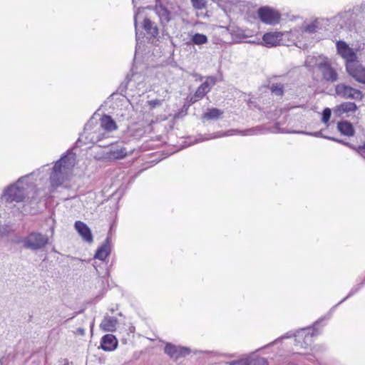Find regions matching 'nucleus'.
<instances>
[{
  "instance_id": "nucleus-1",
  "label": "nucleus",
  "mask_w": 365,
  "mask_h": 365,
  "mask_svg": "<svg viewBox=\"0 0 365 365\" xmlns=\"http://www.w3.org/2000/svg\"><path fill=\"white\" fill-rule=\"evenodd\" d=\"M40 169L19 178L14 183L6 186L1 198L6 202H21L26 199L36 202L41 200L40 190L36 187L35 176L40 175Z\"/></svg>"
},
{
  "instance_id": "nucleus-2",
  "label": "nucleus",
  "mask_w": 365,
  "mask_h": 365,
  "mask_svg": "<svg viewBox=\"0 0 365 365\" xmlns=\"http://www.w3.org/2000/svg\"><path fill=\"white\" fill-rule=\"evenodd\" d=\"M365 18V1L352 7L346 8L335 16L328 18L330 30L336 33L341 31H351L356 29L357 23Z\"/></svg>"
},
{
  "instance_id": "nucleus-3",
  "label": "nucleus",
  "mask_w": 365,
  "mask_h": 365,
  "mask_svg": "<svg viewBox=\"0 0 365 365\" xmlns=\"http://www.w3.org/2000/svg\"><path fill=\"white\" fill-rule=\"evenodd\" d=\"M76 154L68 150L53 166L50 173V183L53 189H56L67 180L68 175L75 165Z\"/></svg>"
},
{
  "instance_id": "nucleus-4",
  "label": "nucleus",
  "mask_w": 365,
  "mask_h": 365,
  "mask_svg": "<svg viewBox=\"0 0 365 365\" xmlns=\"http://www.w3.org/2000/svg\"><path fill=\"white\" fill-rule=\"evenodd\" d=\"M154 11L163 28L180 14V7L168 1L155 0Z\"/></svg>"
},
{
  "instance_id": "nucleus-5",
  "label": "nucleus",
  "mask_w": 365,
  "mask_h": 365,
  "mask_svg": "<svg viewBox=\"0 0 365 365\" xmlns=\"http://www.w3.org/2000/svg\"><path fill=\"white\" fill-rule=\"evenodd\" d=\"M324 317L317 320L312 327L299 329L295 331L294 345L297 347L307 349L312 342V338L320 334L319 326Z\"/></svg>"
},
{
  "instance_id": "nucleus-6",
  "label": "nucleus",
  "mask_w": 365,
  "mask_h": 365,
  "mask_svg": "<svg viewBox=\"0 0 365 365\" xmlns=\"http://www.w3.org/2000/svg\"><path fill=\"white\" fill-rule=\"evenodd\" d=\"M259 127H254L243 130L238 129H230L227 131H218L213 133H206L205 135L199 134L197 138L195 140V143H200L205 140L219 138L225 136H230L233 135H254L258 134L261 131Z\"/></svg>"
},
{
  "instance_id": "nucleus-7",
  "label": "nucleus",
  "mask_w": 365,
  "mask_h": 365,
  "mask_svg": "<svg viewBox=\"0 0 365 365\" xmlns=\"http://www.w3.org/2000/svg\"><path fill=\"white\" fill-rule=\"evenodd\" d=\"M49 242L46 235L38 232H31L22 240L24 247L31 250H38L45 247Z\"/></svg>"
},
{
  "instance_id": "nucleus-8",
  "label": "nucleus",
  "mask_w": 365,
  "mask_h": 365,
  "mask_svg": "<svg viewBox=\"0 0 365 365\" xmlns=\"http://www.w3.org/2000/svg\"><path fill=\"white\" fill-rule=\"evenodd\" d=\"M101 128L98 131H94L93 133H88L90 137H86L92 143H97L104 138V133L101 130L107 132H112L117 129V125L115 120L111 116L104 114L100 119Z\"/></svg>"
},
{
  "instance_id": "nucleus-9",
  "label": "nucleus",
  "mask_w": 365,
  "mask_h": 365,
  "mask_svg": "<svg viewBox=\"0 0 365 365\" xmlns=\"http://www.w3.org/2000/svg\"><path fill=\"white\" fill-rule=\"evenodd\" d=\"M335 93L344 99L361 101L364 98L362 92L345 83H339L335 86Z\"/></svg>"
},
{
  "instance_id": "nucleus-10",
  "label": "nucleus",
  "mask_w": 365,
  "mask_h": 365,
  "mask_svg": "<svg viewBox=\"0 0 365 365\" xmlns=\"http://www.w3.org/2000/svg\"><path fill=\"white\" fill-rule=\"evenodd\" d=\"M257 15L262 23L268 25H276L279 24L281 19L280 13L269 6L259 8Z\"/></svg>"
},
{
  "instance_id": "nucleus-11",
  "label": "nucleus",
  "mask_w": 365,
  "mask_h": 365,
  "mask_svg": "<svg viewBox=\"0 0 365 365\" xmlns=\"http://www.w3.org/2000/svg\"><path fill=\"white\" fill-rule=\"evenodd\" d=\"M337 53L345 60L346 66L351 65L356 62V52L345 41L339 40L336 43Z\"/></svg>"
},
{
  "instance_id": "nucleus-12",
  "label": "nucleus",
  "mask_w": 365,
  "mask_h": 365,
  "mask_svg": "<svg viewBox=\"0 0 365 365\" xmlns=\"http://www.w3.org/2000/svg\"><path fill=\"white\" fill-rule=\"evenodd\" d=\"M302 31L309 34H314L319 31L330 30L328 18H315L310 23L302 25Z\"/></svg>"
},
{
  "instance_id": "nucleus-13",
  "label": "nucleus",
  "mask_w": 365,
  "mask_h": 365,
  "mask_svg": "<svg viewBox=\"0 0 365 365\" xmlns=\"http://www.w3.org/2000/svg\"><path fill=\"white\" fill-rule=\"evenodd\" d=\"M318 69L322 73V78L329 83L336 82L339 78V75L335 68H334L330 62L326 58L317 65Z\"/></svg>"
},
{
  "instance_id": "nucleus-14",
  "label": "nucleus",
  "mask_w": 365,
  "mask_h": 365,
  "mask_svg": "<svg viewBox=\"0 0 365 365\" xmlns=\"http://www.w3.org/2000/svg\"><path fill=\"white\" fill-rule=\"evenodd\" d=\"M164 352L171 359L178 360L190 354V349L186 346H176L171 343H166Z\"/></svg>"
},
{
  "instance_id": "nucleus-15",
  "label": "nucleus",
  "mask_w": 365,
  "mask_h": 365,
  "mask_svg": "<svg viewBox=\"0 0 365 365\" xmlns=\"http://www.w3.org/2000/svg\"><path fill=\"white\" fill-rule=\"evenodd\" d=\"M110 149L106 154L108 158L120 160L128 155V150L125 147L123 142L110 143Z\"/></svg>"
},
{
  "instance_id": "nucleus-16",
  "label": "nucleus",
  "mask_w": 365,
  "mask_h": 365,
  "mask_svg": "<svg viewBox=\"0 0 365 365\" xmlns=\"http://www.w3.org/2000/svg\"><path fill=\"white\" fill-rule=\"evenodd\" d=\"M111 253V240L107 236L103 242L99 246L94 255V259L105 262Z\"/></svg>"
},
{
  "instance_id": "nucleus-17",
  "label": "nucleus",
  "mask_w": 365,
  "mask_h": 365,
  "mask_svg": "<svg viewBox=\"0 0 365 365\" xmlns=\"http://www.w3.org/2000/svg\"><path fill=\"white\" fill-rule=\"evenodd\" d=\"M74 227L83 241L91 244L93 237L90 227L83 222L77 220L74 223Z\"/></svg>"
},
{
  "instance_id": "nucleus-18",
  "label": "nucleus",
  "mask_w": 365,
  "mask_h": 365,
  "mask_svg": "<svg viewBox=\"0 0 365 365\" xmlns=\"http://www.w3.org/2000/svg\"><path fill=\"white\" fill-rule=\"evenodd\" d=\"M283 34L281 32H267L262 36V45L271 48L280 44Z\"/></svg>"
},
{
  "instance_id": "nucleus-19",
  "label": "nucleus",
  "mask_w": 365,
  "mask_h": 365,
  "mask_svg": "<svg viewBox=\"0 0 365 365\" xmlns=\"http://www.w3.org/2000/svg\"><path fill=\"white\" fill-rule=\"evenodd\" d=\"M118 341L112 334H106L102 336L100 342V348L105 351H112L117 349Z\"/></svg>"
},
{
  "instance_id": "nucleus-20",
  "label": "nucleus",
  "mask_w": 365,
  "mask_h": 365,
  "mask_svg": "<svg viewBox=\"0 0 365 365\" xmlns=\"http://www.w3.org/2000/svg\"><path fill=\"white\" fill-rule=\"evenodd\" d=\"M346 70L347 73L353 77L356 81L361 83H365V68L356 63L351 65H346Z\"/></svg>"
},
{
  "instance_id": "nucleus-21",
  "label": "nucleus",
  "mask_w": 365,
  "mask_h": 365,
  "mask_svg": "<svg viewBox=\"0 0 365 365\" xmlns=\"http://www.w3.org/2000/svg\"><path fill=\"white\" fill-rule=\"evenodd\" d=\"M216 82V77H207L206 81L200 85L197 88L196 91L195 92V96L199 97L200 99H202L210 91L212 87L215 85Z\"/></svg>"
},
{
  "instance_id": "nucleus-22",
  "label": "nucleus",
  "mask_w": 365,
  "mask_h": 365,
  "mask_svg": "<svg viewBox=\"0 0 365 365\" xmlns=\"http://www.w3.org/2000/svg\"><path fill=\"white\" fill-rule=\"evenodd\" d=\"M118 323V321L116 317L106 315L100 324V328L103 331L113 332L116 330Z\"/></svg>"
},
{
  "instance_id": "nucleus-23",
  "label": "nucleus",
  "mask_w": 365,
  "mask_h": 365,
  "mask_svg": "<svg viewBox=\"0 0 365 365\" xmlns=\"http://www.w3.org/2000/svg\"><path fill=\"white\" fill-rule=\"evenodd\" d=\"M337 130L343 135L351 137L355 133V129L351 123L348 120H341L337 123Z\"/></svg>"
},
{
  "instance_id": "nucleus-24",
  "label": "nucleus",
  "mask_w": 365,
  "mask_h": 365,
  "mask_svg": "<svg viewBox=\"0 0 365 365\" xmlns=\"http://www.w3.org/2000/svg\"><path fill=\"white\" fill-rule=\"evenodd\" d=\"M358 109L356 104L354 102H344L338 105L334 112L338 115H341L344 113H354Z\"/></svg>"
},
{
  "instance_id": "nucleus-25",
  "label": "nucleus",
  "mask_w": 365,
  "mask_h": 365,
  "mask_svg": "<svg viewBox=\"0 0 365 365\" xmlns=\"http://www.w3.org/2000/svg\"><path fill=\"white\" fill-rule=\"evenodd\" d=\"M364 285H365V277L363 278V279L361 281V282L354 285L352 287V288L350 289L348 294L344 299H342L339 302H338L336 304L333 306L330 311L333 312L339 305L342 304L344 302H345L346 299H348L351 297L356 294L358 292H359L362 289Z\"/></svg>"
},
{
  "instance_id": "nucleus-26",
  "label": "nucleus",
  "mask_w": 365,
  "mask_h": 365,
  "mask_svg": "<svg viewBox=\"0 0 365 365\" xmlns=\"http://www.w3.org/2000/svg\"><path fill=\"white\" fill-rule=\"evenodd\" d=\"M143 27L146 33L150 35L152 37H157L158 35V26L149 19L145 18L143 21Z\"/></svg>"
},
{
  "instance_id": "nucleus-27",
  "label": "nucleus",
  "mask_w": 365,
  "mask_h": 365,
  "mask_svg": "<svg viewBox=\"0 0 365 365\" xmlns=\"http://www.w3.org/2000/svg\"><path fill=\"white\" fill-rule=\"evenodd\" d=\"M208 42V38L205 34L200 33H195L191 36L190 41L187 43V45H196L202 46Z\"/></svg>"
},
{
  "instance_id": "nucleus-28",
  "label": "nucleus",
  "mask_w": 365,
  "mask_h": 365,
  "mask_svg": "<svg viewBox=\"0 0 365 365\" xmlns=\"http://www.w3.org/2000/svg\"><path fill=\"white\" fill-rule=\"evenodd\" d=\"M133 76V72L130 71V73H128L123 82L120 83V85L118 86L117 89V93L120 94L122 96H124L127 98L126 92L128 89V85L130 82L132 77Z\"/></svg>"
},
{
  "instance_id": "nucleus-29",
  "label": "nucleus",
  "mask_w": 365,
  "mask_h": 365,
  "mask_svg": "<svg viewBox=\"0 0 365 365\" xmlns=\"http://www.w3.org/2000/svg\"><path fill=\"white\" fill-rule=\"evenodd\" d=\"M222 111L218 108H210L208 109L207 112H205L202 118L206 120H217L222 115Z\"/></svg>"
},
{
  "instance_id": "nucleus-30",
  "label": "nucleus",
  "mask_w": 365,
  "mask_h": 365,
  "mask_svg": "<svg viewBox=\"0 0 365 365\" xmlns=\"http://www.w3.org/2000/svg\"><path fill=\"white\" fill-rule=\"evenodd\" d=\"M269 88L272 94L277 96H282L284 93V87L282 83H272Z\"/></svg>"
},
{
  "instance_id": "nucleus-31",
  "label": "nucleus",
  "mask_w": 365,
  "mask_h": 365,
  "mask_svg": "<svg viewBox=\"0 0 365 365\" xmlns=\"http://www.w3.org/2000/svg\"><path fill=\"white\" fill-rule=\"evenodd\" d=\"M247 365H268V361L264 357H247Z\"/></svg>"
},
{
  "instance_id": "nucleus-32",
  "label": "nucleus",
  "mask_w": 365,
  "mask_h": 365,
  "mask_svg": "<svg viewBox=\"0 0 365 365\" xmlns=\"http://www.w3.org/2000/svg\"><path fill=\"white\" fill-rule=\"evenodd\" d=\"M294 335H295V331H289L286 334H284V335H282L280 337L277 338L274 341L268 344L267 345H266L263 348H266V347L270 346L277 343L278 341H281L282 340H283L284 339H289V338H292V337H294Z\"/></svg>"
},
{
  "instance_id": "nucleus-33",
  "label": "nucleus",
  "mask_w": 365,
  "mask_h": 365,
  "mask_svg": "<svg viewBox=\"0 0 365 365\" xmlns=\"http://www.w3.org/2000/svg\"><path fill=\"white\" fill-rule=\"evenodd\" d=\"M331 115V110L329 108H325L322 113V122L327 124Z\"/></svg>"
},
{
  "instance_id": "nucleus-34",
  "label": "nucleus",
  "mask_w": 365,
  "mask_h": 365,
  "mask_svg": "<svg viewBox=\"0 0 365 365\" xmlns=\"http://www.w3.org/2000/svg\"><path fill=\"white\" fill-rule=\"evenodd\" d=\"M192 6L196 9H202L205 7L206 0H191Z\"/></svg>"
},
{
  "instance_id": "nucleus-35",
  "label": "nucleus",
  "mask_w": 365,
  "mask_h": 365,
  "mask_svg": "<svg viewBox=\"0 0 365 365\" xmlns=\"http://www.w3.org/2000/svg\"><path fill=\"white\" fill-rule=\"evenodd\" d=\"M353 150L365 159V141L361 145H355V148Z\"/></svg>"
},
{
  "instance_id": "nucleus-36",
  "label": "nucleus",
  "mask_w": 365,
  "mask_h": 365,
  "mask_svg": "<svg viewBox=\"0 0 365 365\" xmlns=\"http://www.w3.org/2000/svg\"><path fill=\"white\" fill-rule=\"evenodd\" d=\"M200 100L201 99L199 97L196 96L195 93L187 96L185 99L186 103L188 104V106L194 104L195 103L197 102Z\"/></svg>"
},
{
  "instance_id": "nucleus-37",
  "label": "nucleus",
  "mask_w": 365,
  "mask_h": 365,
  "mask_svg": "<svg viewBox=\"0 0 365 365\" xmlns=\"http://www.w3.org/2000/svg\"><path fill=\"white\" fill-rule=\"evenodd\" d=\"M298 133L305 134L310 136H314L317 138H325V137H328L327 135H324L322 134V131H317V132H305V131H300L297 132Z\"/></svg>"
},
{
  "instance_id": "nucleus-38",
  "label": "nucleus",
  "mask_w": 365,
  "mask_h": 365,
  "mask_svg": "<svg viewBox=\"0 0 365 365\" xmlns=\"http://www.w3.org/2000/svg\"><path fill=\"white\" fill-rule=\"evenodd\" d=\"M142 9H143L141 7H138L135 10V13H134V24H135V37H136L137 41H138V34L137 31V17L139 15L140 11Z\"/></svg>"
},
{
  "instance_id": "nucleus-39",
  "label": "nucleus",
  "mask_w": 365,
  "mask_h": 365,
  "mask_svg": "<svg viewBox=\"0 0 365 365\" xmlns=\"http://www.w3.org/2000/svg\"><path fill=\"white\" fill-rule=\"evenodd\" d=\"M228 365H247V359L242 358L238 360L232 361L228 363Z\"/></svg>"
},
{
  "instance_id": "nucleus-40",
  "label": "nucleus",
  "mask_w": 365,
  "mask_h": 365,
  "mask_svg": "<svg viewBox=\"0 0 365 365\" xmlns=\"http://www.w3.org/2000/svg\"><path fill=\"white\" fill-rule=\"evenodd\" d=\"M340 144H342V145H344L346 146H347L348 148H349L351 150H354V148H355V145L349 143V142H346L344 140H341V142H340Z\"/></svg>"
},
{
  "instance_id": "nucleus-41",
  "label": "nucleus",
  "mask_w": 365,
  "mask_h": 365,
  "mask_svg": "<svg viewBox=\"0 0 365 365\" xmlns=\"http://www.w3.org/2000/svg\"><path fill=\"white\" fill-rule=\"evenodd\" d=\"M149 104L151 106V107L154 108L157 105L160 104V101L158 100L150 101H149Z\"/></svg>"
},
{
  "instance_id": "nucleus-42",
  "label": "nucleus",
  "mask_w": 365,
  "mask_h": 365,
  "mask_svg": "<svg viewBox=\"0 0 365 365\" xmlns=\"http://www.w3.org/2000/svg\"><path fill=\"white\" fill-rule=\"evenodd\" d=\"M325 139H328V140H332V141H334V142H336L339 143H340L341 140V139H339V138H336L334 137H331V136L325 137Z\"/></svg>"
},
{
  "instance_id": "nucleus-43",
  "label": "nucleus",
  "mask_w": 365,
  "mask_h": 365,
  "mask_svg": "<svg viewBox=\"0 0 365 365\" xmlns=\"http://www.w3.org/2000/svg\"><path fill=\"white\" fill-rule=\"evenodd\" d=\"M77 332L80 334L81 335H83L85 333V330L83 328H78L77 329Z\"/></svg>"
},
{
  "instance_id": "nucleus-44",
  "label": "nucleus",
  "mask_w": 365,
  "mask_h": 365,
  "mask_svg": "<svg viewBox=\"0 0 365 365\" xmlns=\"http://www.w3.org/2000/svg\"><path fill=\"white\" fill-rule=\"evenodd\" d=\"M82 312H83V310H80L79 312H76L69 319H73L74 317H76L77 316V314L81 313Z\"/></svg>"
},
{
  "instance_id": "nucleus-45",
  "label": "nucleus",
  "mask_w": 365,
  "mask_h": 365,
  "mask_svg": "<svg viewBox=\"0 0 365 365\" xmlns=\"http://www.w3.org/2000/svg\"><path fill=\"white\" fill-rule=\"evenodd\" d=\"M5 361H6V359L4 357H1L0 359V365H4Z\"/></svg>"
},
{
  "instance_id": "nucleus-46",
  "label": "nucleus",
  "mask_w": 365,
  "mask_h": 365,
  "mask_svg": "<svg viewBox=\"0 0 365 365\" xmlns=\"http://www.w3.org/2000/svg\"><path fill=\"white\" fill-rule=\"evenodd\" d=\"M132 3L133 4L134 8L135 9L138 4V0H132Z\"/></svg>"
},
{
  "instance_id": "nucleus-47",
  "label": "nucleus",
  "mask_w": 365,
  "mask_h": 365,
  "mask_svg": "<svg viewBox=\"0 0 365 365\" xmlns=\"http://www.w3.org/2000/svg\"><path fill=\"white\" fill-rule=\"evenodd\" d=\"M63 365H68V359H65V360H64V364H63Z\"/></svg>"
},
{
  "instance_id": "nucleus-48",
  "label": "nucleus",
  "mask_w": 365,
  "mask_h": 365,
  "mask_svg": "<svg viewBox=\"0 0 365 365\" xmlns=\"http://www.w3.org/2000/svg\"><path fill=\"white\" fill-rule=\"evenodd\" d=\"M87 127H88V125H86L85 126V128H84V130H85V133H86V130H87V129H88V128H87Z\"/></svg>"
},
{
  "instance_id": "nucleus-49",
  "label": "nucleus",
  "mask_w": 365,
  "mask_h": 365,
  "mask_svg": "<svg viewBox=\"0 0 365 365\" xmlns=\"http://www.w3.org/2000/svg\"><path fill=\"white\" fill-rule=\"evenodd\" d=\"M99 146L100 147H106V145H100Z\"/></svg>"
},
{
  "instance_id": "nucleus-50",
  "label": "nucleus",
  "mask_w": 365,
  "mask_h": 365,
  "mask_svg": "<svg viewBox=\"0 0 365 365\" xmlns=\"http://www.w3.org/2000/svg\"><path fill=\"white\" fill-rule=\"evenodd\" d=\"M202 76H200V80L201 81L202 79Z\"/></svg>"
}]
</instances>
